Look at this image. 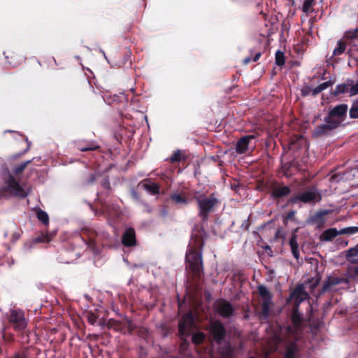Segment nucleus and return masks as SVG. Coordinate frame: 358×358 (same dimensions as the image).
Returning a JSON list of instances; mask_svg holds the SVG:
<instances>
[{"instance_id": "obj_9", "label": "nucleus", "mask_w": 358, "mask_h": 358, "mask_svg": "<svg viewBox=\"0 0 358 358\" xmlns=\"http://www.w3.org/2000/svg\"><path fill=\"white\" fill-rule=\"evenodd\" d=\"M215 310L222 317L229 318L235 313V308L226 299H220L214 303Z\"/></svg>"}, {"instance_id": "obj_22", "label": "nucleus", "mask_w": 358, "mask_h": 358, "mask_svg": "<svg viewBox=\"0 0 358 358\" xmlns=\"http://www.w3.org/2000/svg\"><path fill=\"white\" fill-rule=\"evenodd\" d=\"M306 144V141L303 136H295L291 139L289 143V149L296 151L305 146Z\"/></svg>"}, {"instance_id": "obj_63", "label": "nucleus", "mask_w": 358, "mask_h": 358, "mask_svg": "<svg viewBox=\"0 0 358 358\" xmlns=\"http://www.w3.org/2000/svg\"><path fill=\"white\" fill-rule=\"evenodd\" d=\"M353 273L355 274V275L358 277V266L354 267V268H353Z\"/></svg>"}, {"instance_id": "obj_18", "label": "nucleus", "mask_w": 358, "mask_h": 358, "mask_svg": "<svg viewBox=\"0 0 358 358\" xmlns=\"http://www.w3.org/2000/svg\"><path fill=\"white\" fill-rule=\"evenodd\" d=\"M348 280L343 278L340 277H333L329 276L327 279L324 282L322 289L320 291V294H324L328 291H329L331 287L334 285H338L341 283L345 282L348 283Z\"/></svg>"}, {"instance_id": "obj_4", "label": "nucleus", "mask_w": 358, "mask_h": 358, "mask_svg": "<svg viewBox=\"0 0 358 358\" xmlns=\"http://www.w3.org/2000/svg\"><path fill=\"white\" fill-rule=\"evenodd\" d=\"M286 332L287 334V336L283 338L276 336V339L282 344L285 350L283 358H298L299 348L297 344L295 331L292 327L288 326L286 328Z\"/></svg>"}, {"instance_id": "obj_30", "label": "nucleus", "mask_w": 358, "mask_h": 358, "mask_svg": "<svg viewBox=\"0 0 358 358\" xmlns=\"http://www.w3.org/2000/svg\"><path fill=\"white\" fill-rule=\"evenodd\" d=\"M103 208L105 213H106L110 217L117 215L120 212L119 207L115 205L106 204L103 206Z\"/></svg>"}, {"instance_id": "obj_26", "label": "nucleus", "mask_w": 358, "mask_h": 358, "mask_svg": "<svg viewBox=\"0 0 358 358\" xmlns=\"http://www.w3.org/2000/svg\"><path fill=\"white\" fill-rule=\"evenodd\" d=\"M171 202L176 205L186 206L189 203L188 199L183 193L174 192L170 195Z\"/></svg>"}, {"instance_id": "obj_35", "label": "nucleus", "mask_w": 358, "mask_h": 358, "mask_svg": "<svg viewBox=\"0 0 358 358\" xmlns=\"http://www.w3.org/2000/svg\"><path fill=\"white\" fill-rule=\"evenodd\" d=\"M36 217H37L38 220L39 221H41L45 225H47L49 223V216L45 211H44L41 209H39L36 212Z\"/></svg>"}, {"instance_id": "obj_20", "label": "nucleus", "mask_w": 358, "mask_h": 358, "mask_svg": "<svg viewBox=\"0 0 358 358\" xmlns=\"http://www.w3.org/2000/svg\"><path fill=\"white\" fill-rule=\"evenodd\" d=\"M330 213L328 210H320L317 211L310 218V222L315 224L318 228H321L325 223L324 216Z\"/></svg>"}, {"instance_id": "obj_10", "label": "nucleus", "mask_w": 358, "mask_h": 358, "mask_svg": "<svg viewBox=\"0 0 358 358\" xmlns=\"http://www.w3.org/2000/svg\"><path fill=\"white\" fill-rule=\"evenodd\" d=\"M209 332L215 342L221 344L225 338L227 330L220 320L212 321L210 324Z\"/></svg>"}, {"instance_id": "obj_36", "label": "nucleus", "mask_w": 358, "mask_h": 358, "mask_svg": "<svg viewBox=\"0 0 358 358\" xmlns=\"http://www.w3.org/2000/svg\"><path fill=\"white\" fill-rule=\"evenodd\" d=\"M346 48V44L344 41L340 40L337 43V47L334 50V56H338L342 55Z\"/></svg>"}, {"instance_id": "obj_48", "label": "nucleus", "mask_w": 358, "mask_h": 358, "mask_svg": "<svg viewBox=\"0 0 358 358\" xmlns=\"http://www.w3.org/2000/svg\"><path fill=\"white\" fill-rule=\"evenodd\" d=\"M312 94V89L309 86H305L301 90V94L302 96H307Z\"/></svg>"}, {"instance_id": "obj_38", "label": "nucleus", "mask_w": 358, "mask_h": 358, "mask_svg": "<svg viewBox=\"0 0 358 358\" xmlns=\"http://www.w3.org/2000/svg\"><path fill=\"white\" fill-rule=\"evenodd\" d=\"M285 63V57L284 52L281 50H278L275 52V64L276 65L281 66H283Z\"/></svg>"}, {"instance_id": "obj_47", "label": "nucleus", "mask_w": 358, "mask_h": 358, "mask_svg": "<svg viewBox=\"0 0 358 358\" xmlns=\"http://www.w3.org/2000/svg\"><path fill=\"white\" fill-rule=\"evenodd\" d=\"M350 96H355L358 94V80L355 84L352 83V85L350 87Z\"/></svg>"}, {"instance_id": "obj_44", "label": "nucleus", "mask_w": 358, "mask_h": 358, "mask_svg": "<svg viewBox=\"0 0 358 358\" xmlns=\"http://www.w3.org/2000/svg\"><path fill=\"white\" fill-rule=\"evenodd\" d=\"M277 30H278L277 24H274V23H272L271 25L270 29H268V31H266V34H262L261 35L263 36L264 37H269L272 34L275 33Z\"/></svg>"}, {"instance_id": "obj_8", "label": "nucleus", "mask_w": 358, "mask_h": 358, "mask_svg": "<svg viewBox=\"0 0 358 358\" xmlns=\"http://www.w3.org/2000/svg\"><path fill=\"white\" fill-rule=\"evenodd\" d=\"M320 199L321 196L319 193L314 189H310L291 196L288 200V203L292 204H296L299 202H302L303 203H314L320 201Z\"/></svg>"}, {"instance_id": "obj_61", "label": "nucleus", "mask_w": 358, "mask_h": 358, "mask_svg": "<svg viewBox=\"0 0 358 358\" xmlns=\"http://www.w3.org/2000/svg\"><path fill=\"white\" fill-rule=\"evenodd\" d=\"M251 61H252V58L250 57H246L244 61H243V63L245 64H249Z\"/></svg>"}, {"instance_id": "obj_51", "label": "nucleus", "mask_w": 358, "mask_h": 358, "mask_svg": "<svg viewBox=\"0 0 358 358\" xmlns=\"http://www.w3.org/2000/svg\"><path fill=\"white\" fill-rule=\"evenodd\" d=\"M131 195L133 199H134L136 201H140V195L137 192V191L134 189H132L131 191Z\"/></svg>"}, {"instance_id": "obj_46", "label": "nucleus", "mask_w": 358, "mask_h": 358, "mask_svg": "<svg viewBox=\"0 0 358 358\" xmlns=\"http://www.w3.org/2000/svg\"><path fill=\"white\" fill-rule=\"evenodd\" d=\"M296 212L290 210L284 215V222L286 223L289 220H294Z\"/></svg>"}, {"instance_id": "obj_21", "label": "nucleus", "mask_w": 358, "mask_h": 358, "mask_svg": "<svg viewBox=\"0 0 358 358\" xmlns=\"http://www.w3.org/2000/svg\"><path fill=\"white\" fill-rule=\"evenodd\" d=\"M138 185H142V187L152 195L159 194L160 185L152 182L150 179L143 180Z\"/></svg>"}, {"instance_id": "obj_24", "label": "nucleus", "mask_w": 358, "mask_h": 358, "mask_svg": "<svg viewBox=\"0 0 358 358\" xmlns=\"http://www.w3.org/2000/svg\"><path fill=\"white\" fill-rule=\"evenodd\" d=\"M296 231L297 229H295L294 231H292V236L289 239V245L294 257L296 259H299L300 254L299 250V245L297 243Z\"/></svg>"}, {"instance_id": "obj_37", "label": "nucleus", "mask_w": 358, "mask_h": 358, "mask_svg": "<svg viewBox=\"0 0 358 358\" xmlns=\"http://www.w3.org/2000/svg\"><path fill=\"white\" fill-rule=\"evenodd\" d=\"M32 162V160H27L19 165H17V166H15L13 170V173L15 175V176H17L20 173H22L24 170L26 169V167Z\"/></svg>"}, {"instance_id": "obj_25", "label": "nucleus", "mask_w": 358, "mask_h": 358, "mask_svg": "<svg viewBox=\"0 0 358 358\" xmlns=\"http://www.w3.org/2000/svg\"><path fill=\"white\" fill-rule=\"evenodd\" d=\"M354 81L351 79H348L346 83L337 85L334 91L331 93L334 96H338L341 94L350 93V87Z\"/></svg>"}, {"instance_id": "obj_56", "label": "nucleus", "mask_w": 358, "mask_h": 358, "mask_svg": "<svg viewBox=\"0 0 358 358\" xmlns=\"http://www.w3.org/2000/svg\"><path fill=\"white\" fill-rule=\"evenodd\" d=\"M321 324H322L320 322H317V323H313L310 325L313 329L318 330V329H320Z\"/></svg>"}, {"instance_id": "obj_28", "label": "nucleus", "mask_w": 358, "mask_h": 358, "mask_svg": "<svg viewBox=\"0 0 358 358\" xmlns=\"http://www.w3.org/2000/svg\"><path fill=\"white\" fill-rule=\"evenodd\" d=\"M345 257L349 262L352 264L358 263V259H356V257H358V244L356 246L350 248L346 252Z\"/></svg>"}, {"instance_id": "obj_34", "label": "nucleus", "mask_w": 358, "mask_h": 358, "mask_svg": "<svg viewBox=\"0 0 358 358\" xmlns=\"http://www.w3.org/2000/svg\"><path fill=\"white\" fill-rule=\"evenodd\" d=\"M55 235V234H43L42 233L41 235L37 236L35 238L36 243H49L52 241L53 236Z\"/></svg>"}, {"instance_id": "obj_40", "label": "nucleus", "mask_w": 358, "mask_h": 358, "mask_svg": "<svg viewBox=\"0 0 358 358\" xmlns=\"http://www.w3.org/2000/svg\"><path fill=\"white\" fill-rule=\"evenodd\" d=\"M345 38L347 40H353L358 38V29H350L345 33Z\"/></svg>"}, {"instance_id": "obj_33", "label": "nucleus", "mask_w": 358, "mask_h": 358, "mask_svg": "<svg viewBox=\"0 0 358 358\" xmlns=\"http://www.w3.org/2000/svg\"><path fill=\"white\" fill-rule=\"evenodd\" d=\"M206 335L203 332L197 331L192 334V341L195 345H200L205 341Z\"/></svg>"}, {"instance_id": "obj_14", "label": "nucleus", "mask_w": 358, "mask_h": 358, "mask_svg": "<svg viewBox=\"0 0 358 358\" xmlns=\"http://www.w3.org/2000/svg\"><path fill=\"white\" fill-rule=\"evenodd\" d=\"M6 62L13 67H17L25 61V57L19 51L7 50L3 52Z\"/></svg>"}, {"instance_id": "obj_3", "label": "nucleus", "mask_w": 358, "mask_h": 358, "mask_svg": "<svg viewBox=\"0 0 358 358\" xmlns=\"http://www.w3.org/2000/svg\"><path fill=\"white\" fill-rule=\"evenodd\" d=\"M194 199L196 201L198 206V215L203 222H207L209 215L214 212L215 208L219 205V199L215 194H211L209 196L204 194L194 195Z\"/></svg>"}, {"instance_id": "obj_27", "label": "nucleus", "mask_w": 358, "mask_h": 358, "mask_svg": "<svg viewBox=\"0 0 358 358\" xmlns=\"http://www.w3.org/2000/svg\"><path fill=\"white\" fill-rule=\"evenodd\" d=\"M291 321L294 327L298 328L300 327L303 322L302 315L299 311V308L293 307L291 315Z\"/></svg>"}, {"instance_id": "obj_49", "label": "nucleus", "mask_w": 358, "mask_h": 358, "mask_svg": "<svg viewBox=\"0 0 358 358\" xmlns=\"http://www.w3.org/2000/svg\"><path fill=\"white\" fill-rule=\"evenodd\" d=\"M334 83V80H329L327 82H324V83H322L321 84L319 85L320 89L322 90V91L327 89L328 87L332 86Z\"/></svg>"}, {"instance_id": "obj_50", "label": "nucleus", "mask_w": 358, "mask_h": 358, "mask_svg": "<svg viewBox=\"0 0 358 358\" xmlns=\"http://www.w3.org/2000/svg\"><path fill=\"white\" fill-rule=\"evenodd\" d=\"M250 227V222L249 221V217L244 220L241 226V228L245 231H248Z\"/></svg>"}, {"instance_id": "obj_7", "label": "nucleus", "mask_w": 358, "mask_h": 358, "mask_svg": "<svg viewBox=\"0 0 358 358\" xmlns=\"http://www.w3.org/2000/svg\"><path fill=\"white\" fill-rule=\"evenodd\" d=\"M348 109L347 104H338L330 109L325 117L338 128L345 120Z\"/></svg>"}, {"instance_id": "obj_12", "label": "nucleus", "mask_w": 358, "mask_h": 358, "mask_svg": "<svg viewBox=\"0 0 358 358\" xmlns=\"http://www.w3.org/2000/svg\"><path fill=\"white\" fill-rule=\"evenodd\" d=\"M194 326V317L192 312L185 313L178 323V331L182 336H187L191 328Z\"/></svg>"}, {"instance_id": "obj_1", "label": "nucleus", "mask_w": 358, "mask_h": 358, "mask_svg": "<svg viewBox=\"0 0 358 358\" xmlns=\"http://www.w3.org/2000/svg\"><path fill=\"white\" fill-rule=\"evenodd\" d=\"M207 234L202 225H196L191 235V240L186 252V262L193 275L200 278L203 273L202 249Z\"/></svg>"}, {"instance_id": "obj_43", "label": "nucleus", "mask_w": 358, "mask_h": 358, "mask_svg": "<svg viewBox=\"0 0 358 358\" xmlns=\"http://www.w3.org/2000/svg\"><path fill=\"white\" fill-rule=\"evenodd\" d=\"M99 148V145H96L92 143H89L87 146H79L78 149L82 152L93 151Z\"/></svg>"}, {"instance_id": "obj_62", "label": "nucleus", "mask_w": 358, "mask_h": 358, "mask_svg": "<svg viewBox=\"0 0 358 358\" xmlns=\"http://www.w3.org/2000/svg\"><path fill=\"white\" fill-rule=\"evenodd\" d=\"M143 204H144L145 208V209H146V210H146V212H148V213H151V212H152V208H150L148 204H146V203H143Z\"/></svg>"}, {"instance_id": "obj_42", "label": "nucleus", "mask_w": 358, "mask_h": 358, "mask_svg": "<svg viewBox=\"0 0 358 358\" xmlns=\"http://www.w3.org/2000/svg\"><path fill=\"white\" fill-rule=\"evenodd\" d=\"M341 235V234H354L358 233V227H348L340 230Z\"/></svg>"}, {"instance_id": "obj_60", "label": "nucleus", "mask_w": 358, "mask_h": 358, "mask_svg": "<svg viewBox=\"0 0 358 358\" xmlns=\"http://www.w3.org/2000/svg\"><path fill=\"white\" fill-rule=\"evenodd\" d=\"M129 55H130V52L127 51V52L125 53V55H124V59L125 61L124 63H126L127 62L129 61Z\"/></svg>"}, {"instance_id": "obj_23", "label": "nucleus", "mask_w": 358, "mask_h": 358, "mask_svg": "<svg viewBox=\"0 0 358 358\" xmlns=\"http://www.w3.org/2000/svg\"><path fill=\"white\" fill-rule=\"evenodd\" d=\"M341 235L340 230L336 228H330L322 232L320 236L321 241H332L337 236Z\"/></svg>"}, {"instance_id": "obj_32", "label": "nucleus", "mask_w": 358, "mask_h": 358, "mask_svg": "<svg viewBox=\"0 0 358 358\" xmlns=\"http://www.w3.org/2000/svg\"><path fill=\"white\" fill-rule=\"evenodd\" d=\"M294 162H286L282 165V170L283 171L284 175L286 177H291L294 174V170H292V167L294 166Z\"/></svg>"}, {"instance_id": "obj_16", "label": "nucleus", "mask_w": 358, "mask_h": 358, "mask_svg": "<svg viewBox=\"0 0 358 358\" xmlns=\"http://www.w3.org/2000/svg\"><path fill=\"white\" fill-rule=\"evenodd\" d=\"M308 298V294L306 292L302 285H298L295 287L293 292L290 294V296L287 301L293 299L294 305L293 307H299L301 302Z\"/></svg>"}, {"instance_id": "obj_53", "label": "nucleus", "mask_w": 358, "mask_h": 358, "mask_svg": "<svg viewBox=\"0 0 358 358\" xmlns=\"http://www.w3.org/2000/svg\"><path fill=\"white\" fill-rule=\"evenodd\" d=\"M96 179V176L94 174V173H91L90 176H89V178L87 179V182L88 184H91V183H93L95 182Z\"/></svg>"}, {"instance_id": "obj_19", "label": "nucleus", "mask_w": 358, "mask_h": 358, "mask_svg": "<svg viewBox=\"0 0 358 358\" xmlns=\"http://www.w3.org/2000/svg\"><path fill=\"white\" fill-rule=\"evenodd\" d=\"M122 243L126 247H132L136 245V234L133 228H129L123 234L122 238Z\"/></svg>"}, {"instance_id": "obj_54", "label": "nucleus", "mask_w": 358, "mask_h": 358, "mask_svg": "<svg viewBox=\"0 0 358 358\" xmlns=\"http://www.w3.org/2000/svg\"><path fill=\"white\" fill-rule=\"evenodd\" d=\"M322 92V91L320 89V86L317 85L316 87H315L314 89L312 90V95L315 96L317 94H319L320 93H321Z\"/></svg>"}, {"instance_id": "obj_55", "label": "nucleus", "mask_w": 358, "mask_h": 358, "mask_svg": "<svg viewBox=\"0 0 358 358\" xmlns=\"http://www.w3.org/2000/svg\"><path fill=\"white\" fill-rule=\"evenodd\" d=\"M3 338L8 341H10V342H12L14 341V336L13 334H9V335H6V334H4L3 335Z\"/></svg>"}, {"instance_id": "obj_39", "label": "nucleus", "mask_w": 358, "mask_h": 358, "mask_svg": "<svg viewBox=\"0 0 358 358\" xmlns=\"http://www.w3.org/2000/svg\"><path fill=\"white\" fill-rule=\"evenodd\" d=\"M349 115L352 119H358V100L352 103Z\"/></svg>"}, {"instance_id": "obj_45", "label": "nucleus", "mask_w": 358, "mask_h": 358, "mask_svg": "<svg viewBox=\"0 0 358 358\" xmlns=\"http://www.w3.org/2000/svg\"><path fill=\"white\" fill-rule=\"evenodd\" d=\"M87 321L90 324H92L94 325L96 320H97V315H96L94 313L92 312H89L87 313Z\"/></svg>"}, {"instance_id": "obj_29", "label": "nucleus", "mask_w": 358, "mask_h": 358, "mask_svg": "<svg viewBox=\"0 0 358 358\" xmlns=\"http://www.w3.org/2000/svg\"><path fill=\"white\" fill-rule=\"evenodd\" d=\"M29 357H30V348L26 346V347H22L19 350L15 352L8 358H29Z\"/></svg>"}, {"instance_id": "obj_5", "label": "nucleus", "mask_w": 358, "mask_h": 358, "mask_svg": "<svg viewBox=\"0 0 358 358\" xmlns=\"http://www.w3.org/2000/svg\"><path fill=\"white\" fill-rule=\"evenodd\" d=\"M257 291L262 299L259 317L262 320H266L270 316V307L272 303V294L268 288L264 285H259L257 287Z\"/></svg>"}, {"instance_id": "obj_2", "label": "nucleus", "mask_w": 358, "mask_h": 358, "mask_svg": "<svg viewBox=\"0 0 358 358\" xmlns=\"http://www.w3.org/2000/svg\"><path fill=\"white\" fill-rule=\"evenodd\" d=\"M8 321L13 329L17 331L23 344L29 343V331H27L28 321L24 312L20 309L11 310L8 316Z\"/></svg>"}, {"instance_id": "obj_17", "label": "nucleus", "mask_w": 358, "mask_h": 358, "mask_svg": "<svg viewBox=\"0 0 358 358\" xmlns=\"http://www.w3.org/2000/svg\"><path fill=\"white\" fill-rule=\"evenodd\" d=\"M254 135H247L240 138L236 143V152L237 154H245L248 150L252 140L255 139Z\"/></svg>"}, {"instance_id": "obj_41", "label": "nucleus", "mask_w": 358, "mask_h": 358, "mask_svg": "<svg viewBox=\"0 0 358 358\" xmlns=\"http://www.w3.org/2000/svg\"><path fill=\"white\" fill-rule=\"evenodd\" d=\"M182 159V155L180 150L175 151L173 155L168 159L169 162L171 164L180 162Z\"/></svg>"}, {"instance_id": "obj_57", "label": "nucleus", "mask_w": 358, "mask_h": 358, "mask_svg": "<svg viewBox=\"0 0 358 358\" xmlns=\"http://www.w3.org/2000/svg\"><path fill=\"white\" fill-rule=\"evenodd\" d=\"M261 56H262V53L260 52H257L255 55L254 57L252 58V61L257 62Z\"/></svg>"}, {"instance_id": "obj_58", "label": "nucleus", "mask_w": 358, "mask_h": 358, "mask_svg": "<svg viewBox=\"0 0 358 358\" xmlns=\"http://www.w3.org/2000/svg\"><path fill=\"white\" fill-rule=\"evenodd\" d=\"M282 234V231H281L280 229H278V230L276 231V233H275V238H280V236H281V237H283V235H282V234Z\"/></svg>"}, {"instance_id": "obj_59", "label": "nucleus", "mask_w": 358, "mask_h": 358, "mask_svg": "<svg viewBox=\"0 0 358 358\" xmlns=\"http://www.w3.org/2000/svg\"><path fill=\"white\" fill-rule=\"evenodd\" d=\"M61 261L64 263H66V264H69L71 262H73V259H65V258H63V257H61Z\"/></svg>"}, {"instance_id": "obj_6", "label": "nucleus", "mask_w": 358, "mask_h": 358, "mask_svg": "<svg viewBox=\"0 0 358 358\" xmlns=\"http://www.w3.org/2000/svg\"><path fill=\"white\" fill-rule=\"evenodd\" d=\"M4 182L6 185L1 189V192H8L13 196L22 199L27 196L26 192L10 172L4 179Z\"/></svg>"}, {"instance_id": "obj_15", "label": "nucleus", "mask_w": 358, "mask_h": 358, "mask_svg": "<svg viewBox=\"0 0 358 358\" xmlns=\"http://www.w3.org/2000/svg\"><path fill=\"white\" fill-rule=\"evenodd\" d=\"M324 124L317 126L313 131V136L315 137H320L329 134L333 130L337 127L334 125L326 117L324 119Z\"/></svg>"}, {"instance_id": "obj_31", "label": "nucleus", "mask_w": 358, "mask_h": 358, "mask_svg": "<svg viewBox=\"0 0 358 358\" xmlns=\"http://www.w3.org/2000/svg\"><path fill=\"white\" fill-rule=\"evenodd\" d=\"M315 3V0H303L301 10L307 15L313 13L315 10L313 8V5Z\"/></svg>"}, {"instance_id": "obj_64", "label": "nucleus", "mask_w": 358, "mask_h": 358, "mask_svg": "<svg viewBox=\"0 0 358 358\" xmlns=\"http://www.w3.org/2000/svg\"><path fill=\"white\" fill-rule=\"evenodd\" d=\"M227 358H232L231 355H229Z\"/></svg>"}, {"instance_id": "obj_52", "label": "nucleus", "mask_w": 358, "mask_h": 358, "mask_svg": "<svg viewBox=\"0 0 358 358\" xmlns=\"http://www.w3.org/2000/svg\"><path fill=\"white\" fill-rule=\"evenodd\" d=\"M101 186L103 188H106V189H108L110 188V181H109L108 178H105L101 182Z\"/></svg>"}, {"instance_id": "obj_11", "label": "nucleus", "mask_w": 358, "mask_h": 358, "mask_svg": "<svg viewBox=\"0 0 358 358\" xmlns=\"http://www.w3.org/2000/svg\"><path fill=\"white\" fill-rule=\"evenodd\" d=\"M271 197L278 201L288 196L291 194V188L283 183L274 182L271 185Z\"/></svg>"}, {"instance_id": "obj_13", "label": "nucleus", "mask_w": 358, "mask_h": 358, "mask_svg": "<svg viewBox=\"0 0 358 358\" xmlns=\"http://www.w3.org/2000/svg\"><path fill=\"white\" fill-rule=\"evenodd\" d=\"M80 237L88 248L94 251L96 250L98 233L95 230L87 227L83 228L81 231Z\"/></svg>"}]
</instances>
